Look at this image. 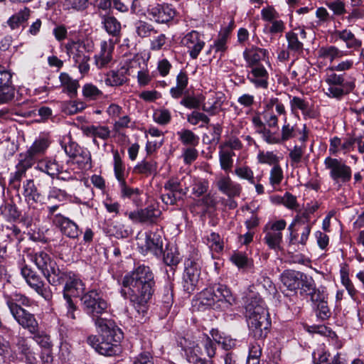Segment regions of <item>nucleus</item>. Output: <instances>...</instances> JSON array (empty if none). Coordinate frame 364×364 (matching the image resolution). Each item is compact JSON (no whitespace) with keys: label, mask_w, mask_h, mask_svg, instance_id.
Segmentation results:
<instances>
[{"label":"nucleus","mask_w":364,"mask_h":364,"mask_svg":"<svg viewBox=\"0 0 364 364\" xmlns=\"http://www.w3.org/2000/svg\"><path fill=\"white\" fill-rule=\"evenodd\" d=\"M65 48L67 50L68 54L72 57L74 62H80L82 60H83L86 58L90 57L86 54V46L83 41H72L68 42Z\"/></svg>","instance_id":"obj_28"},{"label":"nucleus","mask_w":364,"mask_h":364,"mask_svg":"<svg viewBox=\"0 0 364 364\" xmlns=\"http://www.w3.org/2000/svg\"><path fill=\"white\" fill-rule=\"evenodd\" d=\"M15 350L12 349L10 343L4 338H0V355L4 363H11L17 361L26 364H36L37 354L28 338L18 336L14 343Z\"/></svg>","instance_id":"obj_3"},{"label":"nucleus","mask_w":364,"mask_h":364,"mask_svg":"<svg viewBox=\"0 0 364 364\" xmlns=\"http://www.w3.org/2000/svg\"><path fill=\"white\" fill-rule=\"evenodd\" d=\"M102 23L104 25V28L109 34L116 36L119 33L121 24L114 16H103Z\"/></svg>","instance_id":"obj_44"},{"label":"nucleus","mask_w":364,"mask_h":364,"mask_svg":"<svg viewBox=\"0 0 364 364\" xmlns=\"http://www.w3.org/2000/svg\"><path fill=\"white\" fill-rule=\"evenodd\" d=\"M53 223L60 229V231L67 237L77 238L79 235L78 226L71 220L60 214L54 215Z\"/></svg>","instance_id":"obj_24"},{"label":"nucleus","mask_w":364,"mask_h":364,"mask_svg":"<svg viewBox=\"0 0 364 364\" xmlns=\"http://www.w3.org/2000/svg\"><path fill=\"white\" fill-rule=\"evenodd\" d=\"M230 260L240 269H247L252 265V260L242 252H235L231 256Z\"/></svg>","instance_id":"obj_53"},{"label":"nucleus","mask_w":364,"mask_h":364,"mask_svg":"<svg viewBox=\"0 0 364 364\" xmlns=\"http://www.w3.org/2000/svg\"><path fill=\"white\" fill-rule=\"evenodd\" d=\"M235 153L230 150L220 149L219 151V161L220 168L225 172L230 171L233 166V156Z\"/></svg>","instance_id":"obj_43"},{"label":"nucleus","mask_w":364,"mask_h":364,"mask_svg":"<svg viewBox=\"0 0 364 364\" xmlns=\"http://www.w3.org/2000/svg\"><path fill=\"white\" fill-rule=\"evenodd\" d=\"M83 134L87 137H92L94 144H97V139L107 140L111 134V131L107 126L105 125H89L82 128Z\"/></svg>","instance_id":"obj_25"},{"label":"nucleus","mask_w":364,"mask_h":364,"mask_svg":"<svg viewBox=\"0 0 364 364\" xmlns=\"http://www.w3.org/2000/svg\"><path fill=\"white\" fill-rule=\"evenodd\" d=\"M31 16V10L28 7L19 10L9 18L6 23L11 30H16L26 23Z\"/></svg>","instance_id":"obj_32"},{"label":"nucleus","mask_w":364,"mask_h":364,"mask_svg":"<svg viewBox=\"0 0 364 364\" xmlns=\"http://www.w3.org/2000/svg\"><path fill=\"white\" fill-rule=\"evenodd\" d=\"M177 136L185 146L195 147L199 144V136L190 129H183L177 132Z\"/></svg>","instance_id":"obj_37"},{"label":"nucleus","mask_w":364,"mask_h":364,"mask_svg":"<svg viewBox=\"0 0 364 364\" xmlns=\"http://www.w3.org/2000/svg\"><path fill=\"white\" fill-rule=\"evenodd\" d=\"M300 280H302V272L294 270H286L281 275L282 284L289 290L299 289Z\"/></svg>","instance_id":"obj_30"},{"label":"nucleus","mask_w":364,"mask_h":364,"mask_svg":"<svg viewBox=\"0 0 364 364\" xmlns=\"http://www.w3.org/2000/svg\"><path fill=\"white\" fill-rule=\"evenodd\" d=\"M127 80L126 77L117 71H111L107 75L105 82L108 86H119L124 84Z\"/></svg>","instance_id":"obj_54"},{"label":"nucleus","mask_w":364,"mask_h":364,"mask_svg":"<svg viewBox=\"0 0 364 364\" xmlns=\"http://www.w3.org/2000/svg\"><path fill=\"white\" fill-rule=\"evenodd\" d=\"M347 55L346 51L341 50L336 46H330L321 47L318 50V56L323 60H328L331 62L338 60Z\"/></svg>","instance_id":"obj_34"},{"label":"nucleus","mask_w":364,"mask_h":364,"mask_svg":"<svg viewBox=\"0 0 364 364\" xmlns=\"http://www.w3.org/2000/svg\"><path fill=\"white\" fill-rule=\"evenodd\" d=\"M323 164L335 184L341 186L351 180L352 169L342 159L328 156L325 158Z\"/></svg>","instance_id":"obj_7"},{"label":"nucleus","mask_w":364,"mask_h":364,"mask_svg":"<svg viewBox=\"0 0 364 364\" xmlns=\"http://www.w3.org/2000/svg\"><path fill=\"white\" fill-rule=\"evenodd\" d=\"M295 31H289L286 33L287 41V49L294 54L299 55L303 52L304 44L302 40L306 38V33L304 29L299 28Z\"/></svg>","instance_id":"obj_21"},{"label":"nucleus","mask_w":364,"mask_h":364,"mask_svg":"<svg viewBox=\"0 0 364 364\" xmlns=\"http://www.w3.org/2000/svg\"><path fill=\"white\" fill-rule=\"evenodd\" d=\"M200 275V262L198 258H188L185 262L183 287L191 293L197 286Z\"/></svg>","instance_id":"obj_12"},{"label":"nucleus","mask_w":364,"mask_h":364,"mask_svg":"<svg viewBox=\"0 0 364 364\" xmlns=\"http://www.w3.org/2000/svg\"><path fill=\"white\" fill-rule=\"evenodd\" d=\"M161 210L154 206L132 211L128 213L129 218L134 223L152 224L161 215Z\"/></svg>","instance_id":"obj_20"},{"label":"nucleus","mask_w":364,"mask_h":364,"mask_svg":"<svg viewBox=\"0 0 364 364\" xmlns=\"http://www.w3.org/2000/svg\"><path fill=\"white\" fill-rule=\"evenodd\" d=\"M29 257L52 286H59L65 282L69 277L70 272L61 271L55 261L48 253L39 251L30 254Z\"/></svg>","instance_id":"obj_4"},{"label":"nucleus","mask_w":364,"mask_h":364,"mask_svg":"<svg viewBox=\"0 0 364 364\" xmlns=\"http://www.w3.org/2000/svg\"><path fill=\"white\" fill-rule=\"evenodd\" d=\"M36 168L52 178H54L59 174L60 170L63 168V166L55 159L46 158L40 161Z\"/></svg>","instance_id":"obj_31"},{"label":"nucleus","mask_w":364,"mask_h":364,"mask_svg":"<svg viewBox=\"0 0 364 364\" xmlns=\"http://www.w3.org/2000/svg\"><path fill=\"white\" fill-rule=\"evenodd\" d=\"M187 121L192 125H197L199 122H202L200 127H203L205 124L209 123L210 119L202 112L193 111L187 115Z\"/></svg>","instance_id":"obj_56"},{"label":"nucleus","mask_w":364,"mask_h":364,"mask_svg":"<svg viewBox=\"0 0 364 364\" xmlns=\"http://www.w3.org/2000/svg\"><path fill=\"white\" fill-rule=\"evenodd\" d=\"M336 36L346 43L348 48L357 49L362 45L361 41L357 39L355 35L348 29L336 31Z\"/></svg>","instance_id":"obj_35"},{"label":"nucleus","mask_w":364,"mask_h":364,"mask_svg":"<svg viewBox=\"0 0 364 364\" xmlns=\"http://www.w3.org/2000/svg\"><path fill=\"white\" fill-rule=\"evenodd\" d=\"M234 173L240 178L247 180L251 184H255L254 172L249 166H238L235 168Z\"/></svg>","instance_id":"obj_60"},{"label":"nucleus","mask_w":364,"mask_h":364,"mask_svg":"<svg viewBox=\"0 0 364 364\" xmlns=\"http://www.w3.org/2000/svg\"><path fill=\"white\" fill-rule=\"evenodd\" d=\"M20 215L16 205L11 203H4L0 206V215L9 222L16 221L19 218Z\"/></svg>","instance_id":"obj_36"},{"label":"nucleus","mask_w":364,"mask_h":364,"mask_svg":"<svg viewBox=\"0 0 364 364\" xmlns=\"http://www.w3.org/2000/svg\"><path fill=\"white\" fill-rule=\"evenodd\" d=\"M182 46L188 49V53L191 58L196 59L201 50L205 46V42L203 36L196 31H192L188 33L181 41Z\"/></svg>","instance_id":"obj_18"},{"label":"nucleus","mask_w":364,"mask_h":364,"mask_svg":"<svg viewBox=\"0 0 364 364\" xmlns=\"http://www.w3.org/2000/svg\"><path fill=\"white\" fill-rule=\"evenodd\" d=\"M290 107L291 111L296 112L299 109L303 114H306L309 110V102L299 97L294 96L290 97Z\"/></svg>","instance_id":"obj_59"},{"label":"nucleus","mask_w":364,"mask_h":364,"mask_svg":"<svg viewBox=\"0 0 364 364\" xmlns=\"http://www.w3.org/2000/svg\"><path fill=\"white\" fill-rule=\"evenodd\" d=\"M289 225L291 229L292 228L299 229L300 228L304 227L306 228H312L313 223L310 220L309 211L305 210L302 213H298Z\"/></svg>","instance_id":"obj_40"},{"label":"nucleus","mask_w":364,"mask_h":364,"mask_svg":"<svg viewBox=\"0 0 364 364\" xmlns=\"http://www.w3.org/2000/svg\"><path fill=\"white\" fill-rule=\"evenodd\" d=\"M257 159L259 164L274 166L279 163V157L273 151H259Z\"/></svg>","instance_id":"obj_46"},{"label":"nucleus","mask_w":364,"mask_h":364,"mask_svg":"<svg viewBox=\"0 0 364 364\" xmlns=\"http://www.w3.org/2000/svg\"><path fill=\"white\" fill-rule=\"evenodd\" d=\"M7 306L14 319L22 328L28 330L31 334L38 333L39 326L34 314H31L11 301L7 303Z\"/></svg>","instance_id":"obj_9"},{"label":"nucleus","mask_w":364,"mask_h":364,"mask_svg":"<svg viewBox=\"0 0 364 364\" xmlns=\"http://www.w3.org/2000/svg\"><path fill=\"white\" fill-rule=\"evenodd\" d=\"M207 245L215 252H220L223 249V242L219 234L211 232L207 236Z\"/></svg>","instance_id":"obj_61"},{"label":"nucleus","mask_w":364,"mask_h":364,"mask_svg":"<svg viewBox=\"0 0 364 364\" xmlns=\"http://www.w3.org/2000/svg\"><path fill=\"white\" fill-rule=\"evenodd\" d=\"M36 159L27 152L19 154L18 163L16 165V171L11 173L9 183L15 188H18L20 182L25 176L27 170L31 168L36 163Z\"/></svg>","instance_id":"obj_13"},{"label":"nucleus","mask_w":364,"mask_h":364,"mask_svg":"<svg viewBox=\"0 0 364 364\" xmlns=\"http://www.w3.org/2000/svg\"><path fill=\"white\" fill-rule=\"evenodd\" d=\"M135 31L140 38H147L157 33V31L151 24L143 21H139L135 23Z\"/></svg>","instance_id":"obj_45"},{"label":"nucleus","mask_w":364,"mask_h":364,"mask_svg":"<svg viewBox=\"0 0 364 364\" xmlns=\"http://www.w3.org/2000/svg\"><path fill=\"white\" fill-rule=\"evenodd\" d=\"M264 31L272 35L282 33L285 30V23L282 20L276 18L264 26Z\"/></svg>","instance_id":"obj_58"},{"label":"nucleus","mask_w":364,"mask_h":364,"mask_svg":"<svg viewBox=\"0 0 364 364\" xmlns=\"http://www.w3.org/2000/svg\"><path fill=\"white\" fill-rule=\"evenodd\" d=\"M266 53V50L255 46L246 48L243 52V57L247 62V68L262 65L260 61L265 57Z\"/></svg>","instance_id":"obj_27"},{"label":"nucleus","mask_w":364,"mask_h":364,"mask_svg":"<svg viewBox=\"0 0 364 364\" xmlns=\"http://www.w3.org/2000/svg\"><path fill=\"white\" fill-rule=\"evenodd\" d=\"M59 80L63 92L68 94L70 97L77 95L80 87L77 80L73 79L67 73H61L59 75Z\"/></svg>","instance_id":"obj_29"},{"label":"nucleus","mask_w":364,"mask_h":364,"mask_svg":"<svg viewBox=\"0 0 364 364\" xmlns=\"http://www.w3.org/2000/svg\"><path fill=\"white\" fill-rule=\"evenodd\" d=\"M245 313L250 333L257 339L267 336L271 323L263 300L254 294L248 298Z\"/></svg>","instance_id":"obj_2"},{"label":"nucleus","mask_w":364,"mask_h":364,"mask_svg":"<svg viewBox=\"0 0 364 364\" xmlns=\"http://www.w3.org/2000/svg\"><path fill=\"white\" fill-rule=\"evenodd\" d=\"M284 179V173L279 164L272 166L269 171V184L276 188L278 187Z\"/></svg>","instance_id":"obj_49"},{"label":"nucleus","mask_w":364,"mask_h":364,"mask_svg":"<svg viewBox=\"0 0 364 364\" xmlns=\"http://www.w3.org/2000/svg\"><path fill=\"white\" fill-rule=\"evenodd\" d=\"M83 97L88 100H97L100 98L103 92L95 85L86 83L82 86Z\"/></svg>","instance_id":"obj_47"},{"label":"nucleus","mask_w":364,"mask_h":364,"mask_svg":"<svg viewBox=\"0 0 364 364\" xmlns=\"http://www.w3.org/2000/svg\"><path fill=\"white\" fill-rule=\"evenodd\" d=\"M181 257L176 248L167 249L164 255V262L170 267H176L181 262Z\"/></svg>","instance_id":"obj_55"},{"label":"nucleus","mask_w":364,"mask_h":364,"mask_svg":"<svg viewBox=\"0 0 364 364\" xmlns=\"http://www.w3.org/2000/svg\"><path fill=\"white\" fill-rule=\"evenodd\" d=\"M114 49L112 41H103L100 43V51L95 55V63L100 68H104L112 60V53Z\"/></svg>","instance_id":"obj_26"},{"label":"nucleus","mask_w":364,"mask_h":364,"mask_svg":"<svg viewBox=\"0 0 364 364\" xmlns=\"http://www.w3.org/2000/svg\"><path fill=\"white\" fill-rule=\"evenodd\" d=\"M85 107L83 102L69 101L64 104L63 110L65 114L73 115L85 109Z\"/></svg>","instance_id":"obj_57"},{"label":"nucleus","mask_w":364,"mask_h":364,"mask_svg":"<svg viewBox=\"0 0 364 364\" xmlns=\"http://www.w3.org/2000/svg\"><path fill=\"white\" fill-rule=\"evenodd\" d=\"M284 119V123L281 129V135H279L281 143L294 138L296 134L294 126L290 125V124L287 122L286 117Z\"/></svg>","instance_id":"obj_62"},{"label":"nucleus","mask_w":364,"mask_h":364,"mask_svg":"<svg viewBox=\"0 0 364 364\" xmlns=\"http://www.w3.org/2000/svg\"><path fill=\"white\" fill-rule=\"evenodd\" d=\"M138 240V245L143 252H151L157 257L161 255L163 240L159 233L149 232L145 234L144 237H139Z\"/></svg>","instance_id":"obj_15"},{"label":"nucleus","mask_w":364,"mask_h":364,"mask_svg":"<svg viewBox=\"0 0 364 364\" xmlns=\"http://www.w3.org/2000/svg\"><path fill=\"white\" fill-rule=\"evenodd\" d=\"M85 290V285L83 282L74 274H69L63 288V297L66 301L68 317L75 319V311L77 307L73 303L71 296H79Z\"/></svg>","instance_id":"obj_8"},{"label":"nucleus","mask_w":364,"mask_h":364,"mask_svg":"<svg viewBox=\"0 0 364 364\" xmlns=\"http://www.w3.org/2000/svg\"><path fill=\"white\" fill-rule=\"evenodd\" d=\"M148 15L151 20L159 23H165L173 18L176 11L171 5L157 4L149 8Z\"/></svg>","instance_id":"obj_19"},{"label":"nucleus","mask_w":364,"mask_h":364,"mask_svg":"<svg viewBox=\"0 0 364 364\" xmlns=\"http://www.w3.org/2000/svg\"><path fill=\"white\" fill-rule=\"evenodd\" d=\"M327 85L325 93L327 96L333 98H341L344 95V77L342 75L334 73H327L325 77Z\"/></svg>","instance_id":"obj_16"},{"label":"nucleus","mask_w":364,"mask_h":364,"mask_svg":"<svg viewBox=\"0 0 364 364\" xmlns=\"http://www.w3.org/2000/svg\"><path fill=\"white\" fill-rule=\"evenodd\" d=\"M215 183L218 189L228 197L238 196L242 191L240 184L233 181L228 176L220 175Z\"/></svg>","instance_id":"obj_23"},{"label":"nucleus","mask_w":364,"mask_h":364,"mask_svg":"<svg viewBox=\"0 0 364 364\" xmlns=\"http://www.w3.org/2000/svg\"><path fill=\"white\" fill-rule=\"evenodd\" d=\"M114 171L119 183L125 181V166L117 151L114 152Z\"/></svg>","instance_id":"obj_48"},{"label":"nucleus","mask_w":364,"mask_h":364,"mask_svg":"<svg viewBox=\"0 0 364 364\" xmlns=\"http://www.w3.org/2000/svg\"><path fill=\"white\" fill-rule=\"evenodd\" d=\"M49 146V141L45 138L37 139L31 147L27 150V153L37 159L38 156L43 154Z\"/></svg>","instance_id":"obj_38"},{"label":"nucleus","mask_w":364,"mask_h":364,"mask_svg":"<svg viewBox=\"0 0 364 364\" xmlns=\"http://www.w3.org/2000/svg\"><path fill=\"white\" fill-rule=\"evenodd\" d=\"M247 79L257 88L266 89L269 85V73L263 65L250 68Z\"/></svg>","instance_id":"obj_22"},{"label":"nucleus","mask_w":364,"mask_h":364,"mask_svg":"<svg viewBox=\"0 0 364 364\" xmlns=\"http://www.w3.org/2000/svg\"><path fill=\"white\" fill-rule=\"evenodd\" d=\"M87 343L98 353L105 355L112 356L116 355L119 351V347L117 343L107 339L101 338V341L96 336H90L87 338Z\"/></svg>","instance_id":"obj_17"},{"label":"nucleus","mask_w":364,"mask_h":364,"mask_svg":"<svg viewBox=\"0 0 364 364\" xmlns=\"http://www.w3.org/2000/svg\"><path fill=\"white\" fill-rule=\"evenodd\" d=\"M287 223L284 220L269 222L264 228L265 234L264 240L268 247L271 249H280V245L282 242V230L285 229Z\"/></svg>","instance_id":"obj_11"},{"label":"nucleus","mask_w":364,"mask_h":364,"mask_svg":"<svg viewBox=\"0 0 364 364\" xmlns=\"http://www.w3.org/2000/svg\"><path fill=\"white\" fill-rule=\"evenodd\" d=\"M157 162L154 160L144 159L139 162L133 168V172L146 176L156 175L157 173Z\"/></svg>","instance_id":"obj_33"},{"label":"nucleus","mask_w":364,"mask_h":364,"mask_svg":"<svg viewBox=\"0 0 364 364\" xmlns=\"http://www.w3.org/2000/svg\"><path fill=\"white\" fill-rule=\"evenodd\" d=\"M122 284V294L131 301L139 315L144 317L155 285L154 276L149 267L138 266L123 277Z\"/></svg>","instance_id":"obj_1"},{"label":"nucleus","mask_w":364,"mask_h":364,"mask_svg":"<svg viewBox=\"0 0 364 364\" xmlns=\"http://www.w3.org/2000/svg\"><path fill=\"white\" fill-rule=\"evenodd\" d=\"M230 32V30L228 28L221 31L214 44L210 46V50H214L215 53H220L221 55L223 54L228 49L227 43Z\"/></svg>","instance_id":"obj_39"},{"label":"nucleus","mask_w":364,"mask_h":364,"mask_svg":"<svg viewBox=\"0 0 364 364\" xmlns=\"http://www.w3.org/2000/svg\"><path fill=\"white\" fill-rule=\"evenodd\" d=\"M15 97V88L12 84L0 85V105L11 102Z\"/></svg>","instance_id":"obj_50"},{"label":"nucleus","mask_w":364,"mask_h":364,"mask_svg":"<svg viewBox=\"0 0 364 364\" xmlns=\"http://www.w3.org/2000/svg\"><path fill=\"white\" fill-rule=\"evenodd\" d=\"M95 326L104 339L119 343L123 338V333L116 325L115 322L107 318H97Z\"/></svg>","instance_id":"obj_14"},{"label":"nucleus","mask_w":364,"mask_h":364,"mask_svg":"<svg viewBox=\"0 0 364 364\" xmlns=\"http://www.w3.org/2000/svg\"><path fill=\"white\" fill-rule=\"evenodd\" d=\"M154 120L161 125H165L170 122L171 119V112L166 109H159L154 112Z\"/></svg>","instance_id":"obj_63"},{"label":"nucleus","mask_w":364,"mask_h":364,"mask_svg":"<svg viewBox=\"0 0 364 364\" xmlns=\"http://www.w3.org/2000/svg\"><path fill=\"white\" fill-rule=\"evenodd\" d=\"M235 299L230 289L223 284L208 287L199 293L194 306L199 310L209 307L218 308L220 303L225 305L232 304Z\"/></svg>","instance_id":"obj_5"},{"label":"nucleus","mask_w":364,"mask_h":364,"mask_svg":"<svg viewBox=\"0 0 364 364\" xmlns=\"http://www.w3.org/2000/svg\"><path fill=\"white\" fill-rule=\"evenodd\" d=\"M121 195L122 198H127L136 201L141 195V191L137 188L129 187L126 181L119 183Z\"/></svg>","instance_id":"obj_52"},{"label":"nucleus","mask_w":364,"mask_h":364,"mask_svg":"<svg viewBox=\"0 0 364 364\" xmlns=\"http://www.w3.org/2000/svg\"><path fill=\"white\" fill-rule=\"evenodd\" d=\"M21 274L27 284L38 294L46 300H50L53 296L52 291L49 286L46 285L41 277L27 264L21 268Z\"/></svg>","instance_id":"obj_10"},{"label":"nucleus","mask_w":364,"mask_h":364,"mask_svg":"<svg viewBox=\"0 0 364 364\" xmlns=\"http://www.w3.org/2000/svg\"><path fill=\"white\" fill-rule=\"evenodd\" d=\"M258 132L262 134V139L265 142L269 144H281L280 136L276 132H272L269 129L263 128L262 130H258Z\"/></svg>","instance_id":"obj_64"},{"label":"nucleus","mask_w":364,"mask_h":364,"mask_svg":"<svg viewBox=\"0 0 364 364\" xmlns=\"http://www.w3.org/2000/svg\"><path fill=\"white\" fill-rule=\"evenodd\" d=\"M81 302L83 311L90 316L95 323L102 314L107 311L108 304L103 298L102 292L97 289H92L81 296Z\"/></svg>","instance_id":"obj_6"},{"label":"nucleus","mask_w":364,"mask_h":364,"mask_svg":"<svg viewBox=\"0 0 364 364\" xmlns=\"http://www.w3.org/2000/svg\"><path fill=\"white\" fill-rule=\"evenodd\" d=\"M23 190V195L28 203L31 201L36 202L38 200L39 195L33 180L28 179L24 181Z\"/></svg>","instance_id":"obj_42"},{"label":"nucleus","mask_w":364,"mask_h":364,"mask_svg":"<svg viewBox=\"0 0 364 364\" xmlns=\"http://www.w3.org/2000/svg\"><path fill=\"white\" fill-rule=\"evenodd\" d=\"M201 354L200 344H196L193 349H190L187 353V360L192 364H213L211 361L205 360L199 357Z\"/></svg>","instance_id":"obj_51"},{"label":"nucleus","mask_w":364,"mask_h":364,"mask_svg":"<svg viewBox=\"0 0 364 364\" xmlns=\"http://www.w3.org/2000/svg\"><path fill=\"white\" fill-rule=\"evenodd\" d=\"M72 160L80 169H89L92 167L91 154L87 149L83 148Z\"/></svg>","instance_id":"obj_41"}]
</instances>
